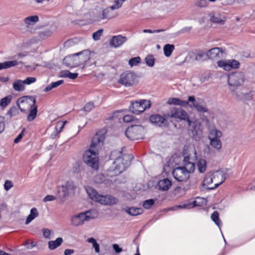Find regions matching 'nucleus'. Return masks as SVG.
Returning <instances> with one entry per match:
<instances>
[{
  "label": "nucleus",
  "instance_id": "8fccbe9b",
  "mask_svg": "<svg viewBox=\"0 0 255 255\" xmlns=\"http://www.w3.org/2000/svg\"><path fill=\"white\" fill-rule=\"evenodd\" d=\"M155 200L153 199H148L144 201L143 203V207L146 209H150L154 204Z\"/></svg>",
  "mask_w": 255,
  "mask_h": 255
},
{
  "label": "nucleus",
  "instance_id": "2eb2a0df",
  "mask_svg": "<svg viewBox=\"0 0 255 255\" xmlns=\"http://www.w3.org/2000/svg\"><path fill=\"white\" fill-rule=\"evenodd\" d=\"M212 175L213 178L214 186L210 187V190L216 188L222 184L226 179L225 173L221 170L212 172Z\"/></svg>",
  "mask_w": 255,
  "mask_h": 255
},
{
  "label": "nucleus",
  "instance_id": "79ce46f5",
  "mask_svg": "<svg viewBox=\"0 0 255 255\" xmlns=\"http://www.w3.org/2000/svg\"><path fill=\"white\" fill-rule=\"evenodd\" d=\"M87 242L91 243L93 245V247L94 248L95 252L99 253L100 252V246L97 243L96 240L93 238H90L87 239Z\"/></svg>",
  "mask_w": 255,
  "mask_h": 255
},
{
  "label": "nucleus",
  "instance_id": "69168bd1",
  "mask_svg": "<svg viewBox=\"0 0 255 255\" xmlns=\"http://www.w3.org/2000/svg\"><path fill=\"white\" fill-rule=\"evenodd\" d=\"M52 33V31H51L50 30H46L44 31L40 32V34L41 37L49 36L51 35Z\"/></svg>",
  "mask_w": 255,
  "mask_h": 255
},
{
  "label": "nucleus",
  "instance_id": "aec40b11",
  "mask_svg": "<svg viewBox=\"0 0 255 255\" xmlns=\"http://www.w3.org/2000/svg\"><path fill=\"white\" fill-rule=\"evenodd\" d=\"M78 55L75 53L66 56L64 59V62L69 67H75L80 65Z\"/></svg>",
  "mask_w": 255,
  "mask_h": 255
},
{
  "label": "nucleus",
  "instance_id": "58836bf2",
  "mask_svg": "<svg viewBox=\"0 0 255 255\" xmlns=\"http://www.w3.org/2000/svg\"><path fill=\"white\" fill-rule=\"evenodd\" d=\"M29 110L30 113L27 115V120L28 121L30 122L33 121L36 117L37 113V106L35 105Z\"/></svg>",
  "mask_w": 255,
  "mask_h": 255
},
{
  "label": "nucleus",
  "instance_id": "603ef678",
  "mask_svg": "<svg viewBox=\"0 0 255 255\" xmlns=\"http://www.w3.org/2000/svg\"><path fill=\"white\" fill-rule=\"evenodd\" d=\"M103 29H100L93 34V38L94 40L97 41L100 39L102 35Z\"/></svg>",
  "mask_w": 255,
  "mask_h": 255
},
{
  "label": "nucleus",
  "instance_id": "72a5a7b5",
  "mask_svg": "<svg viewBox=\"0 0 255 255\" xmlns=\"http://www.w3.org/2000/svg\"><path fill=\"white\" fill-rule=\"evenodd\" d=\"M38 20L39 17L37 15H31L25 18L24 19V22L27 26H28L34 25Z\"/></svg>",
  "mask_w": 255,
  "mask_h": 255
},
{
  "label": "nucleus",
  "instance_id": "f704fd0d",
  "mask_svg": "<svg viewBox=\"0 0 255 255\" xmlns=\"http://www.w3.org/2000/svg\"><path fill=\"white\" fill-rule=\"evenodd\" d=\"M197 167L198 171L203 173L205 172L207 168L206 161L204 159H200L197 163Z\"/></svg>",
  "mask_w": 255,
  "mask_h": 255
},
{
  "label": "nucleus",
  "instance_id": "6ab92c4d",
  "mask_svg": "<svg viewBox=\"0 0 255 255\" xmlns=\"http://www.w3.org/2000/svg\"><path fill=\"white\" fill-rule=\"evenodd\" d=\"M128 40L126 36L122 35L113 36L110 40V45L114 48H118L121 46Z\"/></svg>",
  "mask_w": 255,
  "mask_h": 255
},
{
  "label": "nucleus",
  "instance_id": "9d476101",
  "mask_svg": "<svg viewBox=\"0 0 255 255\" xmlns=\"http://www.w3.org/2000/svg\"><path fill=\"white\" fill-rule=\"evenodd\" d=\"M35 99L32 97L24 96L19 98L17 104L21 112H25L35 105Z\"/></svg>",
  "mask_w": 255,
  "mask_h": 255
},
{
  "label": "nucleus",
  "instance_id": "a19ab883",
  "mask_svg": "<svg viewBox=\"0 0 255 255\" xmlns=\"http://www.w3.org/2000/svg\"><path fill=\"white\" fill-rule=\"evenodd\" d=\"M210 144L213 148L219 150L222 147V143L220 139H209Z\"/></svg>",
  "mask_w": 255,
  "mask_h": 255
},
{
  "label": "nucleus",
  "instance_id": "ea45409f",
  "mask_svg": "<svg viewBox=\"0 0 255 255\" xmlns=\"http://www.w3.org/2000/svg\"><path fill=\"white\" fill-rule=\"evenodd\" d=\"M11 96L8 95L3 98H2L0 101V107L1 109H5L11 102Z\"/></svg>",
  "mask_w": 255,
  "mask_h": 255
},
{
  "label": "nucleus",
  "instance_id": "7c9ffc66",
  "mask_svg": "<svg viewBox=\"0 0 255 255\" xmlns=\"http://www.w3.org/2000/svg\"><path fill=\"white\" fill-rule=\"evenodd\" d=\"M39 215V213L36 208H32L30 210V214L27 216L25 224L28 225L35 218L37 217Z\"/></svg>",
  "mask_w": 255,
  "mask_h": 255
},
{
  "label": "nucleus",
  "instance_id": "3c124183",
  "mask_svg": "<svg viewBox=\"0 0 255 255\" xmlns=\"http://www.w3.org/2000/svg\"><path fill=\"white\" fill-rule=\"evenodd\" d=\"M140 58L139 57H136L131 58L128 62L129 65L131 67L136 66L140 62Z\"/></svg>",
  "mask_w": 255,
  "mask_h": 255
},
{
  "label": "nucleus",
  "instance_id": "6e6d98bb",
  "mask_svg": "<svg viewBox=\"0 0 255 255\" xmlns=\"http://www.w3.org/2000/svg\"><path fill=\"white\" fill-rule=\"evenodd\" d=\"M254 91H251L248 93H245V101H250L252 100L253 97Z\"/></svg>",
  "mask_w": 255,
  "mask_h": 255
},
{
  "label": "nucleus",
  "instance_id": "a878e982",
  "mask_svg": "<svg viewBox=\"0 0 255 255\" xmlns=\"http://www.w3.org/2000/svg\"><path fill=\"white\" fill-rule=\"evenodd\" d=\"M211 21L220 24H223L225 21V18L222 16L219 13L212 12L211 13Z\"/></svg>",
  "mask_w": 255,
  "mask_h": 255
},
{
  "label": "nucleus",
  "instance_id": "0eeeda50",
  "mask_svg": "<svg viewBox=\"0 0 255 255\" xmlns=\"http://www.w3.org/2000/svg\"><path fill=\"white\" fill-rule=\"evenodd\" d=\"M144 131L143 128L139 125H132L128 127L126 132V136L130 140H137L142 138Z\"/></svg>",
  "mask_w": 255,
  "mask_h": 255
},
{
  "label": "nucleus",
  "instance_id": "f03ea898",
  "mask_svg": "<svg viewBox=\"0 0 255 255\" xmlns=\"http://www.w3.org/2000/svg\"><path fill=\"white\" fill-rule=\"evenodd\" d=\"M117 154H119L120 155L114 162V164L115 165V173L120 174L130 165L132 156L129 154L123 155L121 151L118 152L117 151H113L111 156H114Z\"/></svg>",
  "mask_w": 255,
  "mask_h": 255
},
{
  "label": "nucleus",
  "instance_id": "5701e85b",
  "mask_svg": "<svg viewBox=\"0 0 255 255\" xmlns=\"http://www.w3.org/2000/svg\"><path fill=\"white\" fill-rule=\"evenodd\" d=\"M167 116L163 117L159 115H153L150 116L149 120L151 123L161 127L166 124L167 121L165 118Z\"/></svg>",
  "mask_w": 255,
  "mask_h": 255
},
{
  "label": "nucleus",
  "instance_id": "a211bd4d",
  "mask_svg": "<svg viewBox=\"0 0 255 255\" xmlns=\"http://www.w3.org/2000/svg\"><path fill=\"white\" fill-rule=\"evenodd\" d=\"M75 186L73 182H67L65 185L59 187L58 192L60 196L63 198H66L69 194L70 191L75 188Z\"/></svg>",
  "mask_w": 255,
  "mask_h": 255
},
{
  "label": "nucleus",
  "instance_id": "bf43d9fd",
  "mask_svg": "<svg viewBox=\"0 0 255 255\" xmlns=\"http://www.w3.org/2000/svg\"><path fill=\"white\" fill-rule=\"evenodd\" d=\"M13 184L11 181L9 180H6L4 184V188L6 191L9 190L12 187Z\"/></svg>",
  "mask_w": 255,
  "mask_h": 255
},
{
  "label": "nucleus",
  "instance_id": "4be33fe9",
  "mask_svg": "<svg viewBox=\"0 0 255 255\" xmlns=\"http://www.w3.org/2000/svg\"><path fill=\"white\" fill-rule=\"evenodd\" d=\"M205 54L203 52L189 53L186 57L187 60L189 62L194 63L195 62H201L203 61V58Z\"/></svg>",
  "mask_w": 255,
  "mask_h": 255
},
{
  "label": "nucleus",
  "instance_id": "f257e3e1",
  "mask_svg": "<svg viewBox=\"0 0 255 255\" xmlns=\"http://www.w3.org/2000/svg\"><path fill=\"white\" fill-rule=\"evenodd\" d=\"M87 194L93 201L104 205H113L118 202V200L115 197L110 195L99 194L97 191L91 187L88 186L86 188Z\"/></svg>",
  "mask_w": 255,
  "mask_h": 255
},
{
  "label": "nucleus",
  "instance_id": "2f4dec72",
  "mask_svg": "<svg viewBox=\"0 0 255 255\" xmlns=\"http://www.w3.org/2000/svg\"><path fill=\"white\" fill-rule=\"evenodd\" d=\"M167 103L169 105H179L185 107L188 105V101H182L177 98H169Z\"/></svg>",
  "mask_w": 255,
  "mask_h": 255
},
{
  "label": "nucleus",
  "instance_id": "338daca9",
  "mask_svg": "<svg viewBox=\"0 0 255 255\" xmlns=\"http://www.w3.org/2000/svg\"><path fill=\"white\" fill-rule=\"evenodd\" d=\"M63 83V80H59L51 83L52 89L55 88Z\"/></svg>",
  "mask_w": 255,
  "mask_h": 255
},
{
  "label": "nucleus",
  "instance_id": "bb28decb",
  "mask_svg": "<svg viewBox=\"0 0 255 255\" xmlns=\"http://www.w3.org/2000/svg\"><path fill=\"white\" fill-rule=\"evenodd\" d=\"M123 211L131 216H137L143 213V209L137 207H126L124 208Z\"/></svg>",
  "mask_w": 255,
  "mask_h": 255
},
{
  "label": "nucleus",
  "instance_id": "c03bdc74",
  "mask_svg": "<svg viewBox=\"0 0 255 255\" xmlns=\"http://www.w3.org/2000/svg\"><path fill=\"white\" fill-rule=\"evenodd\" d=\"M103 8H99V9L96 10V12H94V19L96 21H101L102 19H105V18H103L102 17V14H103Z\"/></svg>",
  "mask_w": 255,
  "mask_h": 255
},
{
  "label": "nucleus",
  "instance_id": "680f3d73",
  "mask_svg": "<svg viewBox=\"0 0 255 255\" xmlns=\"http://www.w3.org/2000/svg\"><path fill=\"white\" fill-rule=\"evenodd\" d=\"M134 117L132 115H126L124 117L123 120L125 122L129 123L133 120Z\"/></svg>",
  "mask_w": 255,
  "mask_h": 255
},
{
  "label": "nucleus",
  "instance_id": "f8f14e48",
  "mask_svg": "<svg viewBox=\"0 0 255 255\" xmlns=\"http://www.w3.org/2000/svg\"><path fill=\"white\" fill-rule=\"evenodd\" d=\"M188 103L190 102L191 104L190 105L191 108H194L198 112L200 113H206L208 112L206 105L204 101L200 98L195 99L194 96H189L188 99Z\"/></svg>",
  "mask_w": 255,
  "mask_h": 255
},
{
  "label": "nucleus",
  "instance_id": "7ed1b4c3",
  "mask_svg": "<svg viewBox=\"0 0 255 255\" xmlns=\"http://www.w3.org/2000/svg\"><path fill=\"white\" fill-rule=\"evenodd\" d=\"M97 212L95 210H90L74 215L71 218V225L75 227L83 225L85 221L96 218Z\"/></svg>",
  "mask_w": 255,
  "mask_h": 255
},
{
  "label": "nucleus",
  "instance_id": "f3484780",
  "mask_svg": "<svg viewBox=\"0 0 255 255\" xmlns=\"http://www.w3.org/2000/svg\"><path fill=\"white\" fill-rule=\"evenodd\" d=\"M79 57V60L80 62V65H84L87 62L92 58L95 55L94 52L88 50H84L76 53Z\"/></svg>",
  "mask_w": 255,
  "mask_h": 255
},
{
  "label": "nucleus",
  "instance_id": "393cba45",
  "mask_svg": "<svg viewBox=\"0 0 255 255\" xmlns=\"http://www.w3.org/2000/svg\"><path fill=\"white\" fill-rule=\"evenodd\" d=\"M203 186H204L205 188L210 190V187L214 186V182L212 172H209L206 175L203 182Z\"/></svg>",
  "mask_w": 255,
  "mask_h": 255
},
{
  "label": "nucleus",
  "instance_id": "de8ad7c7",
  "mask_svg": "<svg viewBox=\"0 0 255 255\" xmlns=\"http://www.w3.org/2000/svg\"><path fill=\"white\" fill-rule=\"evenodd\" d=\"M211 219L218 227H220L221 221L219 219V213L218 212L214 211L213 213L211 215Z\"/></svg>",
  "mask_w": 255,
  "mask_h": 255
},
{
  "label": "nucleus",
  "instance_id": "412c9836",
  "mask_svg": "<svg viewBox=\"0 0 255 255\" xmlns=\"http://www.w3.org/2000/svg\"><path fill=\"white\" fill-rule=\"evenodd\" d=\"M224 51L220 47H215L209 50L206 53V56L211 59H216L223 56Z\"/></svg>",
  "mask_w": 255,
  "mask_h": 255
},
{
  "label": "nucleus",
  "instance_id": "774afa93",
  "mask_svg": "<svg viewBox=\"0 0 255 255\" xmlns=\"http://www.w3.org/2000/svg\"><path fill=\"white\" fill-rule=\"evenodd\" d=\"M113 248L114 250V251L117 253H120L122 252L123 249L119 247V246L117 244H113Z\"/></svg>",
  "mask_w": 255,
  "mask_h": 255
},
{
  "label": "nucleus",
  "instance_id": "39448f33",
  "mask_svg": "<svg viewBox=\"0 0 255 255\" xmlns=\"http://www.w3.org/2000/svg\"><path fill=\"white\" fill-rule=\"evenodd\" d=\"M151 104L150 101L146 100H140L131 102L129 110L134 114H139L144 112L146 109L150 107Z\"/></svg>",
  "mask_w": 255,
  "mask_h": 255
},
{
  "label": "nucleus",
  "instance_id": "49530a36",
  "mask_svg": "<svg viewBox=\"0 0 255 255\" xmlns=\"http://www.w3.org/2000/svg\"><path fill=\"white\" fill-rule=\"evenodd\" d=\"M146 64L149 67H153L154 65L155 59L152 55H148L145 58Z\"/></svg>",
  "mask_w": 255,
  "mask_h": 255
},
{
  "label": "nucleus",
  "instance_id": "1a4fd4ad",
  "mask_svg": "<svg viewBox=\"0 0 255 255\" xmlns=\"http://www.w3.org/2000/svg\"><path fill=\"white\" fill-rule=\"evenodd\" d=\"M166 117L187 121L189 127L191 126L192 124V121L189 119L186 112L181 108H173L171 110L170 114L168 115Z\"/></svg>",
  "mask_w": 255,
  "mask_h": 255
},
{
  "label": "nucleus",
  "instance_id": "0e129e2a",
  "mask_svg": "<svg viewBox=\"0 0 255 255\" xmlns=\"http://www.w3.org/2000/svg\"><path fill=\"white\" fill-rule=\"evenodd\" d=\"M196 5L198 7H205L207 5L206 1L205 0H199L196 2Z\"/></svg>",
  "mask_w": 255,
  "mask_h": 255
},
{
  "label": "nucleus",
  "instance_id": "37998d69",
  "mask_svg": "<svg viewBox=\"0 0 255 255\" xmlns=\"http://www.w3.org/2000/svg\"><path fill=\"white\" fill-rule=\"evenodd\" d=\"M19 114V112L15 107H11L6 113V116L9 117V119L16 116Z\"/></svg>",
  "mask_w": 255,
  "mask_h": 255
},
{
  "label": "nucleus",
  "instance_id": "20e7f679",
  "mask_svg": "<svg viewBox=\"0 0 255 255\" xmlns=\"http://www.w3.org/2000/svg\"><path fill=\"white\" fill-rule=\"evenodd\" d=\"M245 79V74L243 72L236 71L230 74L228 78V84L230 91H234L243 86Z\"/></svg>",
  "mask_w": 255,
  "mask_h": 255
},
{
  "label": "nucleus",
  "instance_id": "e433bc0d",
  "mask_svg": "<svg viewBox=\"0 0 255 255\" xmlns=\"http://www.w3.org/2000/svg\"><path fill=\"white\" fill-rule=\"evenodd\" d=\"M174 45L173 44H167L163 47V52L164 55L168 57L171 56L174 49Z\"/></svg>",
  "mask_w": 255,
  "mask_h": 255
},
{
  "label": "nucleus",
  "instance_id": "5fc2aeb1",
  "mask_svg": "<svg viewBox=\"0 0 255 255\" xmlns=\"http://www.w3.org/2000/svg\"><path fill=\"white\" fill-rule=\"evenodd\" d=\"M94 108V105L93 103H88L84 107V110L85 112H89L92 111Z\"/></svg>",
  "mask_w": 255,
  "mask_h": 255
},
{
  "label": "nucleus",
  "instance_id": "9b49d317",
  "mask_svg": "<svg viewBox=\"0 0 255 255\" xmlns=\"http://www.w3.org/2000/svg\"><path fill=\"white\" fill-rule=\"evenodd\" d=\"M193 155L191 156L190 154L186 156L183 161L184 166L183 167L188 172V173H192L195 170V161L196 160V151L194 149L193 151Z\"/></svg>",
  "mask_w": 255,
  "mask_h": 255
},
{
  "label": "nucleus",
  "instance_id": "b1692460",
  "mask_svg": "<svg viewBox=\"0 0 255 255\" xmlns=\"http://www.w3.org/2000/svg\"><path fill=\"white\" fill-rule=\"evenodd\" d=\"M172 182L168 178H164L158 181L157 184L158 189L159 190L167 191L171 186Z\"/></svg>",
  "mask_w": 255,
  "mask_h": 255
},
{
  "label": "nucleus",
  "instance_id": "473e14b6",
  "mask_svg": "<svg viewBox=\"0 0 255 255\" xmlns=\"http://www.w3.org/2000/svg\"><path fill=\"white\" fill-rule=\"evenodd\" d=\"M21 62H18L17 60H13L10 61H6L3 63H0V70L1 69H7L12 67L16 66Z\"/></svg>",
  "mask_w": 255,
  "mask_h": 255
},
{
  "label": "nucleus",
  "instance_id": "c9c22d12",
  "mask_svg": "<svg viewBox=\"0 0 255 255\" xmlns=\"http://www.w3.org/2000/svg\"><path fill=\"white\" fill-rule=\"evenodd\" d=\"M233 97L238 101H245L244 95L243 93L240 91H237V89H235L234 91H230Z\"/></svg>",
  "mask_w": 255,
  "mask_h": 255
},
{
  "label": "nucleus",
  "instance_id": "4d7b16f0",
  "mask_svg": "<svg viewBox=\"0 0 255 255\" xmlns=\"http://www.w3.org/2000/svg\"><path fill=\"white\" fill-rule=\"evenodd\" d=\"M36 79L35 77H28L25 80L23 81L24 84L30 85L34 83Z\"/></svg>",
  "mask_w": 255,
  "mask_h": 255
},
{
  "label": "nucleus",
  "instance_id": "ddd939ff",
  "mask_svg": "<svg viewBox=\"0 0 255 255\" xmlns=\"http://www.w3.org/2000/svg\"><path fill=\"white\" fill-rule=\"evenodd\" d=\"M218 66L226 71H230L232 69H238L240 66V62L235 60H220L217 62Z\"/></svg>",
  "mask_w": 255,
  "mask_h": 255
},
{
  "label": "nucleus",
  "instance_id": "09e8293b",
  "mask_svg": "<svg viewBox=\"0 0 255 255\" xmlns=\"http://www.w3.org/2000/svg\"><path fill=\"white\" fill-rule=\"evenodd\" d=\"M67 122L66 121H59L57 123L56 125L55 126V129L57 132L59 133L63 129L65 125Z\"/></svg>",
  "mask_w": 255,
  "mask_h": 255
},
{
  "label": "nucleus",
  "instance_id": "423d86ee",
  "mask_svg": "<svg viewBox=\"0 0 255 255\" xmlns=\"http://www.w3.org/2000/svg\"><path fill=\"white\" fill-rule=\"evenodd\" d=\"M84 160L89 166L95 170H97L99 166V158L98 152L93 149H89L85 151L83 155Z\"/></svg>",
  "mask_w": 255,
  "mask_h": 255
},
{
  "label": "nucleus",
  "instance_id": "e2e57ef3",
  "mask_svg": "<svg viewBox=\"0 0 255 255\" xmlns=\"http://www.w3.org/2000/svg\"><path fill=\"white\" fill-rule=\"evenodd\" d=\"M55 199H56V197L54 196L51 195H48L44 197L43 201L44 202H46L47 201H52Z\"/></svg>",
  "mask_w": 255,
  "mask_h": 255
},
{
  "label": "nucleus",
  "instance_id": "c85d7f7f",
  "mask_svg": "<svg viewBox=\"0 0 255 255\" xmlns=\"http://www.w3.org/2000/svg\"><path fill=\"white\" fill-rule=\"evenodd\" d=\"M222 135L221 131L216 128H213L209 131L208 138L209 139H220Z\"/></svg>",
  "mask_w": 255,
  "mask_h": 255
},
{
  "label": "nucleus",
  "instance_id": "4c0bfd02",
  "mask_svg": "<svg viewBox=\"0 0 255 255\" xmlns=\"http://www.w3.org/2000/svg\"><path fill=\"white\" fill-rule=\"evenodd\" d=\"M13 88L15 91H22L24 90V84L23 81L17 80L13 83Z\"/></svg>",
  "mask_w": 255,
  "mask_h": 255
},
{
  "label": "nucleus",
  "instance_id": "4468645a",
  "mask_svg": "<svg viewBox=\"0 0 255 255\" xmlns=\"http://www.w3.org/2000/svg\"><path fill=\"white\" fill-rule=\"evenodd\" d=\"M172 174L176 180L185 181L189 178L190 174L183 167H179L173 170Z\"/></svg>",
  "mask_w": 255,
  "mask_h": 255
},
{
  "label": "nucleus",
  "instance_id": "864d4df0",
  "mask_svg": "<svg viewBox=\"0 0 255 255\" xmlns=\"http://www.w3.org/2000/svg\"><path fill=\"white\" fill-rule=\"evenodd\" d=\"M42 232L43 234V236L47 239H50L51 237V235L53 233V232L47 229H43L42 230Z\"/></svg>",
  "mask_w": 255,
  "mask_h": 255
},
{
  "label": "nucleus",
  "instance_id": "6e6552de",
  "mask_svg": "<svg viewBox=\"0 0 255 255\" xmlns=\"http://www.w3.org/2000/svg\"><path fill=\"white\" fill-rule=\"evenodd\" d=\"M119 82L127 87L132 86L138 82L136 75L131 72H126L121 74Z\"/></svg>",
  "mask_w": 255,
  "mask_h": 255
},
{
  "label": "nucleus",
  "instance_id": "13d9d810",
  "mask_svg": "<svg viewBox=\"0 0 255 255\" xmlns=\"http://www.w3.org/2000/svg\"><path fill=\"white\" fill-rule=\"evenodd\" d=\"M25 130V128H23L22 129V131H21V132L18 135L17 137L14 139V142L15 143H17L18 142H19V141L21 140V139L22 138V137L23 136V133H24Z\"/></svg>",
  "mask_w": 255,
  "mask_h": 255
},
{
  "label": "nucleus",
  "instance_id": "cd10ccee",
  "mask_svg": "<svg viewBox=\"0 0 255 255\" xmlns=\"http://www.w3.org/2000/svg\"><path fill=\"white\" fill-rule=\"evenodd\" d=\"M114 10L111 8V6L103 9V11L102 17L110 19L116 17L117 14L113 11Z\"/></svg>",
  "mask_w": 255,
  "mask_h": 255
},
{
  "label": "nucleus",
  "instance_id": "dca6fc26",
  "mask_svg": "<svg viewBox=\"0 0 255 255\" xmlns=\"http://www.w3.org/2000/svg\"><path fill=\"white\" fill-rule=\"evenodd\" d=\"M105 139L103 135L96 134L93 137L89 149H93L98 152V150L102 146Z\"/></svg>",
  "mask_w": 255,
  "mask_h": 255
},
{
  "label": "nucleus",
  "instance_id": "a18cd8bd",
  "mask_svg": "<svg viewBox=\"0 0 255 255\" xmlns=\"http://www.w3.org/2000/svg\"><path fill=\"white\" fill-rule=\"evenodd\" d=\"M126 0H114V4L111 6V8L113 9H118L120 8L123 5V3Z\"/></svg>",
  "mask_w": 255,
  "mask_h": 255
},
{
  "label": "nucleus",
  "instance_id": "052dcab7",
  "mask_svg": "<svg viewBox=\"0 0 255 255\" xmlns=\"http://www.w3.org/2000/svg\"><path fill=\"white\" fill-rule=\"evenodd\" d=\"M4 118L3 117H0V133L4 130L5 125L4 123Z\"/></svg>",
  "mask_w": 255,
  "mask_h": 255
},
{
  "label": "nucleus",
  "instance_id": "c756f323",
  "mask_svg": "<svg viewBox=\"0 0 255 255\" xmlns=\"http://www.w3.org/2000/svg\"><path fill=\"white\" fill-rule=\"evenodd\" d=\"M63 239L61 237L57 238L55 241H50L48 242V248L50 250H53L59 247L63 243Z\"/></svg>",
  "mask_w": 255,
  "mask_h": 255
}]
</instances>
